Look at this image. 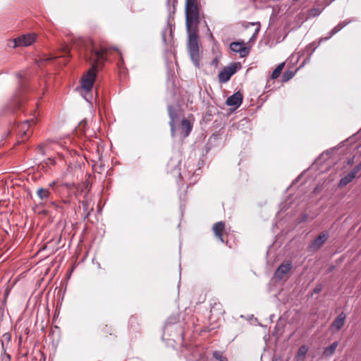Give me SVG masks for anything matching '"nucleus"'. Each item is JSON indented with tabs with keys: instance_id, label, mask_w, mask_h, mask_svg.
Returning <instances> with one entry per match:
<instances>
[{
	"instance_id": "nucleus-17",
	"label": "nucleus",
	"mask_w": 361,
	"mask_h": 361,
	"mask_svg": "<svg viewBox=\"0 0 361 361\" xmlns=\"http://www.w3.org/2000/svg\"><path fill=\"white\" fill-rule=\"evenodd\" d=\"M338 346V342H334L330 346L325 348L323 351V355L326 357L331 356L334 353Z\"/></svg>"
},
{
	"instance_id": "nucleus-16",
	"label": "nucleus",
	"mask_w": 361,
	"mask_h": 361,
	"mask_svg": "<svg viewBox=\"0 0 361 361\" xmlns=\"http://www.w3.org/2000/svg\"><path fill=\"white\" fill-rule=\"evenodd\" d=\"M355 178V176L354 175H352V173L350 171L347 175H345L344 177H343L340 180L339 183H338L339 187L343 188V187L346 186Z\"/></svg>"
},
{
	"instance_id": "nucleus-19",
	"label": "nucleus",
	"mask_w": 361,
	"mask_h": 361,
	"mask_svg": "<svg viewBox=\"0 0 361 361\" xmlns=\"http://www.w3.org/2000/svg\"><path fill=\"white\" fill-rule=\"evenodd\" d=\"M283 67H284V63H281L279 65H278L277 67L273 71V72L271 73V78L272 79L277 78L280 75Z\"/></svg>"
},
{
	"instance_id": "nucleus-36",
	"label": "nucleus",
	"mask_w": 361,
	"mask_h": 361,
	"mask_svg": "<svg viewBox=\"0 0 361 361\" xmlns=\"http://www.w3.org/2000/svg\"><path fill=\"white\" fill-rule=\"evenodd\" d=\"M82 204H83V206H85V203L84 201L82 202Z\"/></svg>"
},
{
	"instance_id": "nucleus-8",
	"label": "nucleus",
	"mask_w": 361,
	"mask_h": 361,
	"mask_svg": "<svg viewBox=\"0 0 361 361\" xmlns=\"http://www.w3.org/2000/svg\"><path fill=\"white\" fill-rule=\"evenodd\" d=\"M329 238V234L326 232H322L319 235V236L314 240V241L310 245V247L312 250H318L319 249L326 241Z\"/></svg>"
},
{
	"instance_id": "nucleus-2",
	"label": "nucleus",
	"mask_w": 361,
	"mask_h": 361,
	"mask_svg": "<svg viewBox=\"0 0 361 361\" xmlns=\"http://www.w3.org/2000/svg\"><path fill=\"white\" fill-rule=\"evenodd\" d=\"M188 31V50L190 59L196 67H199L200 54L198 47V37L195 32H192L190 29Z\"/></svg>"
},
{
	"instance_id": "nucleus-3",
	"label": "nucleus",
	"mask_w": 361,
	"mask_h": 361,
	"mask_svg": "<svg viewBox=\"0 0 361 361\" xmlns=\"http://www.w3.org/2000/svg\"><path fill=\"white\" fill-rule=\"evenodd\" d=\"M36 38L37 35L35 33L23 35L18 37L10 40L8 43V46L13 48H16L18 47H28L35 42Z\"/></svg>"
},
{
	"instance_id": "nucleus-5",
	"label": "nucleus",
	"mask_w": 361,
	"mask_h": 361,
	"mask_svg": "<svg viewBox=\"0 0 361 361\" xmlns=\"http://www.w3.org/2000/svg\"><path fill=\"white\" fill-rule=\"evenodd\" d=\"M293 266L290 261L282 263L274 273L275 279L282 280L285 276L291 270Z\"/></svg>"
},
{
	"instance_id": "nucleus-18",
	"label": "nucleus",
	"mask_w": 361,
	"mask_h": 361,
	"mask_svg": "<svg viewBox=\"0 0 361 361\" xmlns=\"http://www.w3.org/2000/svg\"><path fill=\"white\" fill-rule=\"evenodd\" d=\"M307 351H308V348L306 345H301L299 348L297 355H296L297 360H302L305 357Z\"/></svg>"
},
{
	"instance_id": "nucleus-6",
	"label": "nucleus",
	"mask_w": 361,
	"mask_h": 361,
	"mask_svg": "<svg viewBox=\"0 0 361 361\" xmlns=\"http://www.w3.org/2000/svg\"><path fill=\"white\" fill-rule=\"evenodd\" d=\"M236 72L235 65L233 64L231 66L225 67L219 73V80L220 82L224 83L228 82L231 77L234 75Z\"/></svg>"
},
{
	"instance_id": "nucleus-7",
	"label": "nucleus",
	"mask_w": 361,
	"mask_h": 361,
	"mask_svg": "<svg viewBox=\"0 0 361 361\" xmlns=\"http://www.w3.org/2000/svg\"><path fill=\"white\" fill-rule=\"evenodd\" d=\"M243 98V94L240 92H237L228 97L226 104L228 106H234L236 109L242 104Z\"/></svg>"
},
{
	"instance_id": "nucleus-13",
	"label": "nucleus",
	"mask_w": 361,
	"mask_h": 361,
	"mask_svg": "<svg viewBox=\"0 0 361 361\" xmlns=\"http://www.w3.org/2000/svg\"><path fill=\"white\" fill-rule=\"evenodd\" d=\"M225 224L223 221H219L218 223H216L213 226V231L215 234V235L222 242L224 243V238H223V232L224 231Z\"/></svg>"
},
{
	"instance_id": "nucleus-26",
	"label": "nucleus",
	"mask_w": 361,
	"mask_h": 361,
	"mask_svg": "<svg viewBox=\"0 0 361 361\" xmlns=\"http://www.w3.org/2000/svg\"><path fill=\"white\" fill-rule=\"evenodd\" d=\"M82 97L87 102H91L92 97L90 96V92L87 93L86 92H83Z\"/></svg>"
},
{
	"instance_id": "nucleus-32",
	"label": "nucleus",
	"mask_w": 361,
	"mask_h": 361,
	"mask_svg": "<svg viewBox=\"0 0 361 361\" xmlns=\"http://www.w3.org/2000/svg\"><path fill=\"white\" fill-rule=\"evenodd\" d=\"M162 39H163V41L165 42H166V35H165V33H162Z\"/></svg>"
},
{
	"instance_id": "nucleus-27",
	"label": "nucleus",
	"mask_w": 361,
	"mask_h": 361,
	"mask_svg": "<svg viewBox=\"0 0 361 361\" xmlns=\"http://www.w3.org/2000/svg\"><path fill=\"white\" fill-rule=\"evenodd\" d=\"M1 361H11L10 355H8L4 352V355H2V356H1Z\"/></svg>"
},
{
	"instance_id": "nucleus-25",
	"label": "nucleus",
	"mask_w": 361,
	"mask_h": 361,
	"mask_svg": "<svg viewBox=\"0 0 361 361\" xmlns=\"http://www.w3.org/2000/svg\"><path fill=\"white\" fill-rule=\"evenodd\" d=\"M322 284H318L313 290L312 291V294H317V293H319L322 291Z\"/></svg>"
},
{
	"instance_id": "nucleus-9",
	"label": "nucleus",
	"mask_w": 361,
	"mask_h": 361,
	"mask_svg": "<svg viewBox=\"0 0 361 361\" xmlns=\"http://www.w3.org/2000/svg\"><path fill=\"white\" fill-rule=\"evenodd\" d=\"M231 49L236 53H240L241 56L248 54V49L244 46L243 42H233L230 44Z\"/></svg>"
},
{
	"instance_id": "nucleus-15",
	"label": "nucleus",
	"mask_w": 361,
	"mask_h": 361,
	"mask_svg": "<svg viewBox=\"0 0 361 361\" xmlns=\"http://www.w3.org/2000/svg\"><path fill=\"white\" fill-rule=\"evenodd\" d=\"M35 123V119L32 118L30 120H26L23 123H22L19 126V132L22 133L23 135H26L27 131L29 130V128L30 126V123Z\"/></svg>"
},
{
	"instance_id": "nucleus-24",
	"label": "nucleus",
	"mask_w": 361,
	"mask_h": 361,
	"mask_svg": "<svg viewBox=\"0 0 361 361\" xmlns=\"http://www.w3.org/2000/svg\"><path fill=\"white\" fill-rule=\"evenodd\" d=\"M361 170V161L355 166L351 171L350 173L352 175L356 176L357 173Z\"/></svg>"
},
{
	"instance_id": "nucleus-14",
	"label": "nucleus",
	"mask_w": 361,
	"mask_h": 361,
	"mask_svg": "<svg viewBox=\"0 0 361 361\" xmlns=\"http://www.w3.org/2000/svg\"><path fill=\"white\" fill-rule=\"evenodd\" d=\"M182 133L183 134V137H186L189 135L192 130V125L190 124V121L186 119L183 118L181 121V126H180Z\"/></svg>"
},
{
	"instance_id": "nucleus-20",
	"label": "nucleus",
	"mask_w": 361,
	"mask_h": 361,
	"mask_svg": "<svg viewBox=\"0 0 361 361\" xmlns=\"http://www.w3.org/2000/svg\"><path fill=\"white\" fill-rule=\"evenodd\" d=\"M20 100L16 97L12 99L9 107L11 111H13L15 109L18 108L20 105Z\"/></svg>"
},
{
	"instance_id": "nucleus-33",
	"label": "nucleus",
	"mask_w": 361,
	"mask_h": 361,
	"mask_svg": "<svg viewBox=\"0 0 361 361\" xmlns=\"http://www.w3.org/2000/svg\"><path fill=\"white\" fill-rule=\"evenodd\" d=\"M272 361H281V359L275 357L272 360Z\"/></svg>"
},
{
	"instance_id": "nucleus-28",
	"label": "nucleus",
	"mask_w": 361,
	"mask_h": 361,
	"mask_svg": "<svg viewBox=\"0 0 361 361\" xmlns=\"http://www.w3.org/2000/svg\"><path fill=\"white\" fill-rule=\"evenodd\" d=\"M185 5H197V0H186Z\"/></svg>"
},
{
	"instance_id": "nucleus-30",
	"label": "nucleus",
	"mask_w": 361,
	"mask_h": 361,
	"mask_svg": "<svg viewBox=\"0 0 361 361\" xmlns=\"http://www.w3.org/2000/svg\"><path fill=\"white\" fill-rule=\"evenodd\" d=\"M47 164H54V161L51 159H48V162H47Z\"/></svg>"
},
{
	"instance_id": "nucleus-31",
	"label": "nucleus",
	"mask_w": 361,
	"mask_h": 361,
	"mask_svg": "<svg viewBox=\"0 0 361 361\" xmlns=\"http://www.w3.org/2000/svg\"><path fill=\"white\" fill-rule=\"evenodd\" d=\"M56 184V182L55 181H52L51 183H49V187L51 188H53Z\"/></svg>"
},
{
	"instance_id": "nucleus-21",
	"label": "nucleus",
	"mask_w": 361,
	"mask_h": 361,
	"mask_svg": "<svg viewBox=\"0 0 361 361\" xmlns=\"http://www.w3.org/2000/svg\"><path fill=\"white\" fill-rule=\"evenodd\" d=\"M213 357L218 361H226V358L219 351H214Z\"/></svg>"
},
{
	"instance_id": "nucleus-1",
	"label": "nucleus",
	"mask_w": 361,
	"mask_h": 361,
	"mask_svg": "<svg viewBox=\"0 0 361 361\" xmlns=\"http://www.w3.org/2000/svg\"><path fill=\"white\" fill-rule=\"evenodd\" d=\"M78 44L81 47L80 56L92 64V67L81 79V89L88 93L92 90L96 79V67L104 62L108 50L103 48L97 49L91 39H80Z\"/></svg>"
},
{
	"instance_id": "nucleus-34",
	"label": "nucleus",
	"mask_w": 361,
	"mask_h": 361,
	"mask_svg": "<svg viewBox=\"0 0 361 361\" xmlns=\"http://www.w3.org/2000/svg\"><path fill=\"white\" fill-rule=\"evenodd\" d=\"M4 336L6 337V339L10 340V336L9 335L5 334Z\"/></svg>"
},
{
	"instance_id": "nucleus-12",
	"label": "nucleus",
	"mask_w": 361,
	"mask_h": 361,
	"mask_svg": "<svg viewBox=\"0 0 361 361\" xmlns=\"http://www.w3.org/2000/svg\"><path fill=\"white\" fill-rule=\"evenodd\" d=\"M169 116L170 117L169 125L171 126V135L174 136L175 120L177 118V113L174 107L171 105L168 106Z\"/></svg>"
},
{
	"instance_id": "nucleus-23",
	"label": "nucleus",
	"mask_w": 361,
	"mask_h": 361,
	"mask_svg": "<svg viewBox=\"0 0 361 361\" xmlns=\"http://www.w3.org/2000/svg\"><path fill=\"white\" fill-rule=\"evenodd\" d=\"M345 25H336V27H334L332 30L331 31V35H330V37H331V36H333L334 35H335L336 33H337L338 31H340L344 26Z\"/></svg>"
},
{
	"instance_id": "nucleus-29",
	"label": "nucleus",
	"mask_w": 361,
	"mask_h": 361,
	"mask_svg": "<svg viewBox=\"0 0 361 361\" xmlns=\"http://www.w3.org/2000/svg\"><path fill=\"white\" fill-rule=\"evenodd\" d=\"M56 58H57V56H50V57H44V58L42 59L41 61H49L54 60Z\"/></svg>"
},
{
	"instance_id": "nucleus-4",
	"label": "nucleus",
	"mask_w": 361,
	"mask_h": 361,
	"mask_svg": "<svg viewBox=\"0 0 361 361\" xmlns=\"http://www.w3.org/2000/svg\"><path fill=\"white\" fill-rule=\"evenodd\" d=\"M186 27L189 30L193 25L199 23V11L197 5H185Z\"/></svg>"
},
{
	"instance_id": "nucleus-35",
	"label": "nucleus",
	"mask_w": 361,
	"mask_h": 361,
	"mask_svg": "<svg viewBox=\"0 0 361 361\" xmlns=\"http://www.w3.org/2000/svg\"><path fill=\"white\" fill-rule=\"evenodd\" d=\"M64 202H65L66 204H68V203H69V200H65V201H64Z\"/></svg>"
},
{
	"instance_id": "nucleus-10",
	"label": "nucleus",
	"mask_w": 361,
	"mask_h": 361,
	"mask_svg": "<svg viewBox=\"0 0 361 361\" xmlns=\"http://www.w3.org/2000/svg\"><path fill=\"white\" fill-rule=\"evenodd\" d=\"M346 315L344 312L340 313L331 324V329L336 331L341 329L345 324Z\"/></svg>"
},
{
	"instance_id": "nucleus-11",
	"label": "nucleus",
	"mask_w": 361,
	"mask_h": 361,
	"mask_svg": "<svg viewBox=\"0 0 361 361\" xmlns=\"http://www.w3.org/2000/svg\"><path fill=\"white\" fill-rule=\"evenodd\" d=\"M37 195L41 200L40 204H45L49 200L51 192L48 189L39 188L37 190Z\"/></svg>"
},
{
	"instance_id": "nucleus-22",
	"label": "nucleus",
	"mask_w": 361,
	"mask_h": 361,
	"mask_svg": "<svg viewBox=\"0 0 361 361\" xmlns=\"http://www.w3.org/2000/svg\"><path fill=\"white\" fill-rule=\"evenodd\" d=\"M294 75V73L291 71H286L283 75V81L286 82L290 80Z\"/></svg>"
}]
</instances>
